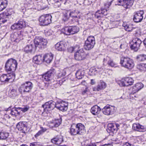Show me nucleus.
Instances as JSON below:
<instances>
[{"label":"nucleus","mask_w":146,"mask_h":146,"mask_svg":"<svg viewBox=\"0 0 146 146\" xmlns=\"http://www.w3.org/2000/svg\"><path fill=\"white\" fill-rule=\"evenodd\" d=\"M137 92H134L133 90H132V92L130 94V96L132 98V99H133L134 98L136 97V93Z\"/></svg>","instance_id":"nucleus-53"},{"label":"nucleus","mask_w":146,"mask_h":146,"mask_svg":"<svg viewBox=\"0 0 146 146\" xmlns=\"http://www.w3.org/2000/svg\"><path fill=\"white\" fill-rule=\"evenodd\" d=\"M115 110L114 106L107 105L103 108L102 111L105 115H109L113 113Z\"/></svg>","instance_id":"nucleus-16"},{"label":"nucleus","mask_w":146,"mask_h":146,"mask_svg":"<svg viewBox=\"0 0 146 146\" xmlns=\"http://www.w3.org/2000/svg\"><path fill=\"white\" fill-rule=\"evenodd\" d=\"M65 106H62L60 108V110L61 111L63 112L66 111L68 109V103L67 104H65Z\"/></svg>","instance_id":"nucleus-48"},{"label":"nucleus","mask_w":146,"mask_h":146,"mask_svg":"<svg viewBox=\"0 0 146 146\" xmlns=\"http://www.w3.org/2000/svg\"><path fill=\"white\" fill-rule=\"evenodd\" d=\"M134 81L132 78L127 77L124 79H122L119 82V84L120 86H125L132 85Z\"/></svg>","instance_id":"nucleus-17"},{"label":"nucleus","mask_w":146,"mask_h":146,"mask_svg":"<svg viewBox=\"0 0 146 146\" xmlns=\"http://www.w3.org/2000/svg\"><path fill=\"white\" fill-rule=\"evenodd\" d=\"M84 126L81 123H77L75 128H74L73 126L71 125L70 128V133L72 135H81L84 133Z\"/></svg>","instance_id":"nucleus-2"},{"label":"nucleus","mask_w":146,"mask_h":146,"mask_svg":"<svg viewBox=\"0 0 146 146\" xmlns=\"http://www.w3.org/2000/svg\"><path fill=\"white\" fill-rule=\"evenodd\" d=\"M41 131L40 130L35 135V137L36 138L40 135L42 134V133L41 132Z\"/></svg>","instance_id":"nucleus-57"},{"label":"nucleus","mask_w":146,"mask_h":146,"mask_svg":"<svg viewBox=\"0 0 146 146\" xmlns=\"http://www.w3.org/2000/svg\"><path fill=\"white\" fill-rule=\"evenodd\" d=\"M61 120L60 119H57L51 123L50 126L52 128L54 127H58L61 124Z\"/></svg>","instance_id":"nucleus-36"},{"label":"nucleus","mask_w":146,"mask_h":146,"mask_svg":"<svg viewBox=\"0 0 146 146\" xmlns=\"http://www.w3.org/2000/svg\"><path fill=\"white\" fill-rule=\"evenodd\" d=\"M61 3L58 1L57 0L54 4V7L55 8L60 7L61 5Z\"/></svg>","instance_id":"nucleus-49"},{"label":"nucleus","mask_w":146,"mask_h":146,"mask_svg":"<svg viewBox=\"0 0 146 146\" xmlns=\"http://www.w3.org/2000/svg\"><path fill=\"white\" fill-rule=\"evenodd\" d=\"M108 64L109 66L112 67H113L115 65L114 63L113 60L112 59H111L110 58V59L108 62Z\"/></svg>","instance_id":"nucleus-50"},{"label":"nucleus","mask_w":146,"mask_h":146,"mask_svg":"<svg viewBox=\"0 0 146 146\" xmlns=\"http://www.w3.org/2000/svg\"><path fill=\"white\" fill-rule=\"evenodd\" d=\"M52 16L49 15H42L39 18V21L40 25L46 26L51 22Z\"/></svg>","instance_id":"nucleus-7"},{"label":"nucleus","mask_w":146,"mask_h":146,"mask_svg":"<svg viewBox=\"0 0 146 146\" xmlns=\"http://www.w3.org/2000/svg\"><path fill=\"white\" fill-rule=\"evenodd\" d=\"M101 110L100 107L96 105L92 107L90 111L93 115H97L100 113Z\"/></svg>","instance_id":"nucleus-27"},{"label":"nucleus","mask_w":146,"mask_h":146,"mask_svg":"<svg viewBox=\"0 0 146 146\" xmlns=\"http://www.w3.org/2000/svg\"><path fill=\"white\" fill-rule=\"evenodd\" d=\"M41 129L40 130V131H41V132L42 134L43 133L45 132L47 129L46 128H43L42 127H41Z\"/></svg>","instance_id":"nucleus-59"},{"label":"nucleus","mask_w":146,"mask_h":146,"mask_svg":"<svg viewBox=\"0 0 146 146\" xmlns=\"http://www.w3.org/2000/svg\"><path fill=\"white\" fill-rule=\"evenodd\" d=\"M13 13L12 9H8L0 14V24H3L6 22L7 19Z\"/></svg>","instance_id":"nucleus-5"},{"label":"nucleus","mask_w":146,"mask_h":146,"mask_svg":"<svg viewBox=\"0 0 146 146\" xmlns=\"http://www.w3.org/2000/svg\"><path fill=\"white\" fill-rule=\"evenodd\" d=\"M56 72V70L54 69L51 68L42 75V80L46 81H49L51 80L53 78Z\"/></svg>","instance_id":"nucleus-9"},{"label":"nucleus","mask_w":146,"mask_h":146,"mask_svg":"<svg viewBox=\"0 0 146 146\" xmlns=\"http://www.w3.org/2000/svg\"><path fill=\"white\" fill-rule=\"evenodd\" d=\"M104 146H113L112 145L110 144H105L103 145Z\"/></svg>","instance_id":"nucleus-64"},{"label":"nucleus","mask_w":146,"mask_h":146,"mask_svg":"<svg viewBox=\"0 0 146 146\" xmlns=\"http://www.w3.org/2000/svg\"><path fill=\"white\" fill-rule=\"evenodd\" d=\"M68 103L67 102L61 100H58L55 102V108L60 110V108H61L62 106H65V104Z\"/></svg>","instance_id":"nucleus-34"},{"label":"nucleus","mask_w":146,"mask_h":146,"mask_svg":"<svg viewBox=\"0 0 146 146\" xmlns=\"http://www.w3.org/2000/svg\"><path fill=\"white\" fill-rule=\"evenodd\" d=\"M37 144V143L33 142L30 143V146H35Z\"/></svg>","instance_id":"nucleus-61"},{"label":"nucleus","mask_w":146,"mask_h":146,"mask_svg":"<svg viewBox=\"0 0 146 146\" xmlns=\"http://www.w3.org/2000/svg\"><path fill=\"white\" fill-rule=\"evenodd\" d=\"M62 32L64 34L66 35H70V27H65L62 29Z\"/></svg>","instance_id":"nucleus-43"},{"label":"nucleus","mask_w":146,"mask_h":146,"mask_svg":"<svg viewBox=\"0 0 146 146\" xmlns=\"http://www.w3.org/2000/svg\"><path fill=\"white\" fill-rule=\"evenodd\" d=\"M86 146H96V145L95 143H90L89 144H87Z\"/></svg>","instance_id":"nucleus-58"},{"label":"nucleus","mask_w":146,"mask_h":146,"mask_svg":"<svg viewBox=\"0 0 146 146\" xmlns=\"http://www.w3.org/2000/svg\"><path fill=\"white\" fill-rule=\"evenodd\" d=\"M11 79V76L9 74H4L2 75L0 77V80L1 81L5 83L8 82V81Z\"/></svg>","instance_id":"nucleus-28"},{"label":"nucleus","mask_w":146,"mask_h":146,"mask_svg":"<svg viewBox=\"0 0 146 146\" xmlns=\"http://www.w3.org/2000/svg\"><path fill=\"white\" fill-rule=\"evenodd\" d=\"M120 124L117 123H110L108 124L107 131L109 133H115L119 129Z\"/></svg>","instance_id":"nucleus-14"},{"label":"nucleus","mask_w":146,"mask_h":146,"mask_svg":"<svg viewBox=\"0 0 146 146\" xmlns=\"http://www.w3.org/2000/svg\"><path fill=\"white\" fill-rule=\"evenodd\" d=\"M66 72L64 70L59 71L56 74V76L58 78H63L66 75Z\"/></svg>","instance_id":"nucleus-45"},{"label":"nucleus","mask_w":146,"mask_h":146,"mask_svg":"<svg viewBox=\"0 0 146 146\" xmlns=\"http://www.w3.org/2000/svg\"><path fill=\"white\" fill-rule=\"evenodd\" d=\"M21 33H15L11 36V39L12 41L19 42L20 40L23 39Z\"/></svg>","instance_id":"nucleus-21"},{"label":"nucleus","mask_w":146,"mask_h":146,"mask_svg":"<svg viewBox=\"0 0 146 146\" xmlns=\"http://www.w3.org/2000/svg\"><path fill=\"white\" fill-rule=\"evenodd\" d=\"M17 61L12 58L9 59L6 62L5 69L6 72L11 73L15 71L17 68Z\"/></svg>","instance_id":"nucleus-1"},{"label":"nucleus","mask_w":146,"mask_h":146,"mask_svg":"<svg viewBox=\"0 0 146 146\" xmlns=\"http://www.w3.org/2000/svg\"><path fill=\"white\" fill-rule=\"evenodd\" d=\"M19 111L21 110L24 112H25L28 111L29 108L27 107H25V108H18Z\"/></svg>","instance_id":"nucleus-52"},{"label":"nucleus","mask_w":146,"mask_h":146,"mask_svg":"<svg viewBox=\"0 0 146 146\" xmlns=\"http://www.w3.org/2000/svg\"><path fill=\"white\" fill-rule=\"evenodd\" d=\"M8 95L10 97L14 98L18 95L17 90L13 88H11L9 91Z\"/></svg>","instance_id":"nucleus-29"},{"label":"nucleus","mask_w":146,"mask_h":146,"mask_svg":"<svg viewBox=\"0 0 146 146\" xmlns=\"http://www.w3.org/2000/svg\"><path fill=\"white\" fill-rule=\"evenodd\" d=\"M143 42L144 45L146 47V38L145 39L143 40Z\"/></svg>","instance_id":"nucleus-63"},{"label":"nucleus","mask_w":146,"mask_h":146,"mask_svg":"<svg viewBox=\"0 0 146 146\" xmlns=\"http://www.w3.org/2000/svg\"><path fill=\"white\" fill-rule=\"evenodd\" d=\"M65 43L62 41L58 42L55 45V49L58 51H63L65 49Z\"/></svg>","instance_id":"nucleus-25"},{"label":"nucleus","mask_w":146,"mask_h":146,"mask_svg":"<svg viewBox=\"0 0 146 146\" xmlns=\"http://www.w3.org/2000/svg\"><path fill=\"white\" fill-rule=\"evenodd\" d=\"M106 86V83L102 81H100L97 86L93 88V90L94 91H98L105 89Z\"/></svg>","instance_id":"nucleus-24"},{"label":"nucleus","mask_w":146,"mask_h":146,"mask_svg":"<svg viewBox=\"0 0 146 146\" xmlns=\"http://www.w3.org/2000/svg\"><path fill=\"white\" fill-rule=\"evenodd\" d=\"M95 44V39L93 36H88L85 41L84 45V49L86 50H90L93 48Z\"/></svg>","instance_id":"nucleus-6"},{"label":"nucleus","mask_w":146,"mask_h":146,"mask_svg":"<svg viewBox=\"0 0 146 146\" xmlns=\"http://www.w3.org/2000/svg\"><path fill=\"white\" fill-rule=\"evenodd\" d=\"M53 57L52 54H46L43 56V62L45 61L46 63H50L52 60Z\"/></svg>","instance_id":"nucleus-31"},{"label":"nucleus","mask_w":146,"mask_h":146,"mask_svg":"<svg viewBox=\"0 0 146 146\" xmlns=\"http://www.w3.org/2000/svg\"><path fill=\"white\" fill-rule=\"evenodd\" d=\"M143 86V84L141 83H138L133 87L132 90H133L134 92H137L142 88Z\"/></svg>","instance_id":"nucleus-32"},{"label":"nucleus","mask_w":146,"mask_h":146,"mask_svg":"<svg viewBox=\"0 0 146 146\" xmlns=\"http://www.w3.org/2000/svg\"><path fill=\"white\" fill-rule=\"evenodd\" d=\"M144 12L143 11H140L134 13L133 20L135 23H139L141 21L143 18V15Z\"/></svg>","instance_id":"nucleus-18"},{"label":"nucleus","mask_w":146,"mask_h":146,"mask_svg":"<svg viewBox=\"0 0 146 146\" xmlns=\"http://www.w3.org/2000/svg\"><path fill=\"white\" fill-rule=\"evenodd\" d=\"M137 68L140 70H146V64H139Z\"/></svg>","instance_id":"nucleus-47"},{"label":"nucleus","mask_w":146,"mask_h":146,"mask_svg":"<svg viewBox=\"0 0 146 146\" xmlns=\"http://www.w3.org/2000/svg\"><path fill=\"white\" fill-rule=\"evenodd\" d=\"M80 12L77 10H75L71 11L69 14V16L72 18L71 19L73 22H78L79 19L80 18V16L78 15Z\"/></svg>","instance_id":"nucleus-19"},{"label":"nucleus","mask_w":146,"mask_h":146,"mask_svg":"<svg viewBox=\"0 0 146 146\" xmlns=\"http://www.w3.org/2000/svg\"><path fill=\"white\" fill-rule=\"evenodd\" d=\"M75 49V47L70 46L68 48L67 50L68 52L71 53Z\"/></svg>","instance_id":"nucleus-51"},{"label":"nucleus","mask_w":146,"mask_h":146,"mask_svg":"<svg viewBox=\"0 0 146 146\" xmlns=\"http://www.w3.org/2000/svg\"><path fill=\"white\" fill-rule=\"evenodd\" d=\"M33 47V45L32 44L28 45L25 47L24 49V51L27 53H31Z\"/></svg>","instance_id":"nucleus-40"},{"label":"nucleus","mask_w":146,"mask_h":146,"mask_svg":"<svg viewBox=\"0 0 146 146\" xmlns=\"http://www.w3.org/2000/svg\"><path fill=\"white\" fill-rule=\"evenodd\" d=\"M132 128L135 131L139 132H144L146 131L145 128L139 123H133Z\"/></svg>","instance_id":"nucleus-22"},{"label":"nucleus","mask_w":146,"mask_h":146,"mask_svg":"<svg viewBox=\"0 0 146 146\" xmlns=\"http://www.w3.org/2000/svg\"><path fill=\"white\" fill-rule=\"evenodd\" d=\"M63 141L62 137L61 135H57L52 139L51 142L53 143L59 145Z\"/></svg>","instance_id":"nucleus-23"},{"label":"nucleus","mask_w":146,"mask_h":146,"mask_svg":"<svg viewBox=\"0 0 146 146\" xmlns=\"http://www.w3.org/2000/svg\"><path fill=\"white\" fill-rule=\"evenodd\" d=\"M7 0H0V11L5 9L7 5Z\"/></svg>","instance_id":"nucleus-35"},{"label":"nucleus","mask_w":146,"mask_h":146,"mask_svg":"<svg viewBox=\"0 0 146 146\" xmlns=\"http://www.w3.org/2000/svg\"><path fill=\"white\" fill-rule=\"evenodd\" d=\"M8 136L9 133H8L4 131H1L0 132V139H5Z\"/></svg>","instance_id":"nucleus-41"},{"label":"nucleus","mask_w":146,"mask_h":146,"mask_svg":"<svg viewBox=\"0 0 146 146\" xmlns=\"http://www.w3.org/2000/svg\"><path fill=\"white\" fill-rule=\"evenodd\" d=\"M70 16L67 13L64 14L63 15L62 21L65 24H67L69 23V20Z\"/></svg>","instance_id":"nucleus-38"},{"label":"nucleus","mask_w":146,"mask_h":146,"mask_svg":"<svg viewBox=\"0 0 146 146\" xmlns=\"http://www.w3.org/2000/svg\"><path fill=\"white\" fill-rule=\"evenodd\" d=\"M134 0H118L117 5L124 6L126 9L129 8L133 5Z\"/></svg>","instance_id":"nucleus-15"},{"label":"nucleus","mask_w":146,"mask_h":146,"mask_svg":"<svg viewBox=\"0 0 146 146\" xmlns=\"http://www.w3.org/2000/svg\"><path fill=\"white\" fill-rule=\"evenodd\" d=\"M41 38L42 37L41 36H36L34 40V43L36 48L37 47L39 48H42V46H40Z\"/></svg>","instance_id":"nucleus-30"},{"label":"nucleus","mask_w":146,"mask_h":146,"mask_svg":"<svg viewBox=\"0 0 146 146\" xmlns=\"http://www.w3.org/2000/svg\"><path fill=\"white\" fill-rule=\"evenodd\" d=\"M33 59L36 64H41L43 62V56H42V55H36L34 57Z\"/></svg>","instance_id":"nucleus-26"},{"label":"nucleus","mask_w":146,"mask_h":146,"mask_svg":"<svg viewBox=\"0 0 146 146\" xmlns=\"http://www.w3.org/2000/svg\"><path fill=\"white\" fill-rule=\"evenodd\" d=\"M85 71L84 70L80 69L77 70L76 73V77L78 79H81L83 78Z\"/></svg>","instance_id":"nucleus-33"},{"label":"nucleus","mask_w":146,"mask_h":146,"mask_svg":"<svg viewBox=\"0 0 146 146\" xmlns=\"http://www.w3.org/2000/svg\"><path fill=\"white\" fill-rule=\"evenodd\" d=\"M55 102L52 101L47 102L42 106L44 111H48L52 110L55 108Z\"/></svg>","instance_id":"nucleus-12"},{"label":"nucleus","mask_w":146,"mask_h":146,"mask_svg":"<svg viewBox=\"0 0 146 146\" xmlns=\"http://www.w3.org/2000/svg\"><path fill=\"white\" fill-rule=\"evenodd\" d=\"M124 27L125 30L127 31H130L132 30V29L130 27L129 25H126L125 26H124Z\"/></svg>","instance_id":"nucleus-54"},{"label":"nucleus","mask_w":146,"mask_h":146,"mask_svg":"<svg viewBox=\"0 0 146 146\" xmlns=\"http://www.w3.org/2000/svg\"><path fill=\"white\" fill-rule=\"evenodd\" d=\"M26 23L23 19H21L19 20L17 23H15L12 25L11 27V29L13 30H20L23 28L25 27Z\"/></svg>","instance_id":"nucleus-13"},{"label":"nucleus","mask_w":146,"mask_h":146,"mask_svg":"<svg viewBox=\"0 0 146 146\" xmlns=\"http://www.w3.org/2000/svg\"><path fill=\"white\" fill-rule=\"evenodd\" d=\"M47 43V41L46 39L43 38L42 37L41 40L40 46H42V48H44L46 46Z\"/></svg>","instance_id":"nucleus-46"},{"label":"nucleus","mask_w":146,"mask_h":146,"mask_svg":"<svg viewBox=\"0 0 146 146\" xmlns=\"http://www.w3.org/2000/svg\"><path fill=\"white\" fill-rule=\"evenodd\" d=\"M89 92V90L88 87H86L85 89L82 92V94L83 95L86 94L87 93V92Z\"/></svg>","instance_id":"nucleus-55"},{"label":"nucleus","mask_w":146,"mask_h":146,"mask_svg":"<svg viewBox=\"0 0 146 146\" xmlns=\"http://www.w3.org/2000/svg\"><path fill=\"white\" fill-rule=\"evenodd\" d=\"M142 41L138 38H133L130 42V46L131 49L136 52L139 49Z\"/></svg>","instance_id":"nucleus-8"},{"label":"nucleus","mask_w":146,"mask_h":146,"mask_svg":"<svg viewBox=\"0 0 146 146\" xmlns=\"http://www.w3.org/2000/svg\"><path fill=\"white\" fill-rule=\"evenodd\" d=\"M136 60L139 61H143L146 60V54H141L137 55L136 58Z\"/></svg>","instance_id":"nucleus-37"},{"label":"nucleus","mask_w":146,"mask_h":146,"mask_svg":"<svg viewBox=\"0 0 146 146\" xmlns=\"http://www.w3.org/2000/svg\"><path fill=\"white\" fill-rule=\"evenodd\" d=\"M120 64L122 66L129 69L133 68L134 66L133 60L128 57L121 58L120 59Z\"/></svg>","instance_id":"nucleus-3"},{"label":"nucleus","mask_w":146,"mask_h":146,"mask_svg":"<svg viewBox=\"0 0 146 146\" xmlns=\"http://www.w3.org/2000/svg\"><path fill=\"white\" fill-rule=\"evenodd\" d=\"M20 111H19L18 108H13L11 110V114L12 115L16 116V114H20Z\"/></svg>","instance_id":"nucleus-44"},{"label":"nucleus","mask_w":146,"mask_h":146,"mask_svg":"<svg viewBox=\"0 0 146 146\" xmlns=\"http://www.w3.org/2000/svg\"><path fill=\"white\" fill-rule=\"evenodd\" d=\"M90 83L92 85L94 84L95 83V82L94 80H93V79H91V80Z\"/></svg>","instance_id":"nucleus-62"},{"label":"nucleus","mask_w":146,"mask_h":146,"mask_svg":"<svg viewBox=\"0 0 146 146\" xmlns=\"http://www.w3.org/2000/svg\"><path fill=\"white\" fill-rule=\"evenodd\" d=\"M51 35V33L49 31H47L46 32H45V35L47 36H49Z\"/></svg>","instance_id":"nucleus-60"},{"label":"nucleus","mask_w":146,"mask_h":146,"mask_svg":"<svg viewBox=\"0 0 146 146\" xmlns=\"http://www.w3.org/2000/svg\"><path fill=\"white\" fill-rule=\"evenodd\" d=\"M110 57L107 56L106 58H104L103 59V62H104V63H106L107 61H108L110 59Z\"/></svg>","instance_id":"nucleus-56"},{"label":"nucleus","mask_w":146,"mask_h":146,"mask_svg":"<svg viewBox=\"0 0 146 146\" xmlns=\"http://www.w3.org/2000/svg\"><path fill=\"white\" fill-rule=\"evenodd\" d=\"M86 54L83 48L77 50L74 54L75 59L77 60H81L84 59L86 57Z\"/></svg>","instance_id":"nucleus-10"},{"label":"nucleus","mask_w":146,"mask_h":146,"mask_svg":"<svg viewBox=\"0 0 146 146\" xmlns=\"http://www.w3.org/2000/svg\"><path fill=\"white\" fill-rule=\"evenodd\" d=\"M27 126V123L25 121H20L16 125L18 130L24 133H26L28 131Z\"/></svg>","instance_id":"nucleus-11"},{"label":"nucleus","mask_w":146,"mask_h":146,"mask_svg":"<svg viewBox=\"0 0 146 146\" xmlns=\"http://www.w3.org/2000/svg\"><path fill=\"white\" fill-rule=\"evenodd\" d=\"M33 83L29 81H27L22 84L19 88V91L21 94H26L31 92L33 88Z\"/></svg>","instance_id":"nucleus-4"},{"label":"nucleus","mask_w":146,"mask_h":146,"mask_svg":"<svg viewBox=\"0 0 146 146\" xmlns=\"http://www.w3.org/2000/svg\"><path fill=\"white\" fill-rule=\"evenodd\" d=\"M70 35L77 33L79 31V28L76 26H70Z\"/></svg>","instance_id":"nucleus-39"},{"label":"nucleus","mask_w":146,"mask_h":146,"mask_svg":"<svg viewBox=\"0 0 146 146\" xmlns=\"http://www.w3.org/2000/svg\"><path fill=\"white\" fill-rule=\"evenodd\" d=\"M108 14L107 9L106 8H102L100 10L97 11L96 12L94 16L95 18L100 19L103 17V15H106Z\"/></svg>","instance_id":"nucleus-20"},{"label":"nucleus","mask_w":146,"mask_h":146,"mask_svg":"<svg viewBox=\"0 0 146 146\" xmlns=\"http://www.w3.org/2000/svg\"><path fill=\"white\" fill-rule=\"evenodd\" d=\"M99 71L94 68H91L88 74L90 76H94L96 75Z\"/></svg>","instance_id":"nucleus-42"}]
</instances>
